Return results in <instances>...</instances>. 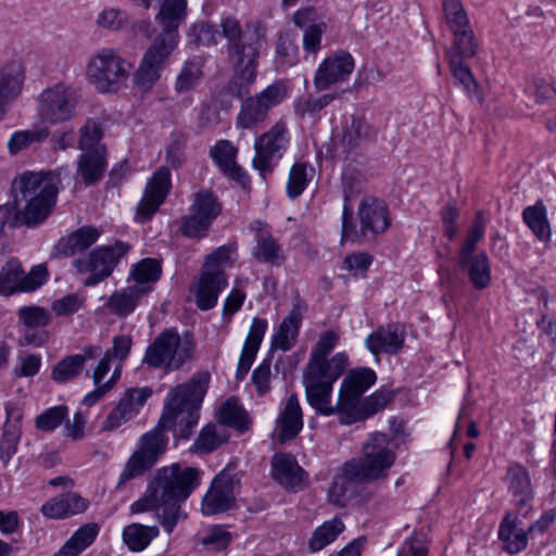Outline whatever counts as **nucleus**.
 <instances>
[{
  "label": "nucleus",
  "mask_w": 556,
  "mask_h": 556,
  "mask_svg": "<svg viewBox=\"0 0 556 556\" xmlns=\"http://www.w3.org/2000/svg\"><path fill=\"white\" fill-rule=\"evenodd\" d=\"M376 372L366 367L351 370L341 383L339 391V399L336 405L331 404V394L329 393L327 407L324 409L317 406H312L318 414L324 416H331L337 414L339 420L343 417L354 405L359 403L363 399V394L376 382Z\"/></svg>",
  "instance_id": "f8f14e48"
},
{
  "label": "nucleus",
  "mask_w": 556,
  "mask_h": 556,
  "mask_svg": "<svg viewBox=\"0 0 556 556\" xmlns=\"http://www.w3.org/2000/svg\"><path fill=\"white\" fill-rule=\"evenodd\" d=\"M448 65L456 84L463 87L469 98L476 99L481 103L483 98L479 91V87L472 72L469 66L465 64V60H457L454 58V60H448Z\"/></svg>",
  "instance_id": "79ce46f5"
},
{
  "label": "nucleus",
  "mask_w": 556,
  "mask_h": 556,
  "mask_svg": "<svg viewBox=\"0 0 556 556\" xmlns=\"http://www.w3.org/2000/svg\"><path fill=\"white\" fill-rule=\"evenodd\" d=\"M78 103L76 89L65 84L46 88L39 96L38 112L42 121L59 124L70 121Z\"/></svg>",
  "instance_id": "4468645a"
},
{
  "label": "nucleus",
  "mask_w": 556,
  "mask_h": 556,
  "mask_svg": "<svg viewBox=\"0 0 556 556\" xmlns=\"http://www.w3.org/2000/svg\"><path fill=\"white\" fill-rule=\"evenodd\" d=\"M404 330L400 325L391 324L379 327L366 339L367 349L375 355L396 354L404 345Z\"/></svg>",
  "instance_id": "4be33fe9"
},
{
  "label": "nucleus",
  "mask_w": 556,
  "mask_h": 556,
  "mask_svg": "<svg viewBox=\"0 0 556 556\" xmlns=\"http://www.w3.org/2000/svg\"><path fill=\"white\" fill-rule=\"evenodd\" d=\"M235 476L228 470L219 472L202 500L201 510L211 516L224 513L235 504Z\"/></svg>",
  "instance_id": "f3484780"
},
{
  "label": "nucleus",
  "mask_w": 556,
  "mask_h": 556,
  "mask_svg": "<svg viewBox=\"0 0 556 556\" xmlns=\"http://www.w3.org/2000/svg\"><path fill=\"white\" fill-rule=\"evenodd\" d=\"M393 400V393L388 390H378L370 396L362 399L359 403L353 406L341 419L342 425H352L377 414L383 409Z\"/></svg>",
  "instance_id": "a878e982"
},
{
  "label": "nucleus",
  "mask_w": 556,
  "mask_h": 556,
  "mask_svg": "<svg viewBox=\"0 0 556 556\" xmlns=\"http://www.w3.org/2000/svg\"><path fill=\"white\" fill-rule=\"evenodd\" d=\"M151 393L148 388L129 389L119 400L117 407L131 419L138 414L139 408L143 406Z\"/></svg>",
  "instance_id": "3c124183"
},
{
  "label": "nucleus",
  "mask_w": 556,
  "mask_h": 556,
  "mask_svg": "<svg viewBox=\"0 0 556 556\" xmlns=\"http://www.w3.org/2000/svg\"><path fill=\"white\" fill-rule=\"evenodd\" d=\"M232 540V535L223 526H214L208 530L201 543L211 549L219 552L227 548Z\"/></svg>",
  "instance_id": "0e129e2a"
},
{
  "label": "nucleus",
  "mask_w": 556,
  "mask_h": 556,
  "mask_svg": "<svg viewBox=\"0 0 556 556\" xmlns=\"http://www.w3.org/2000/svg\"><path fill=\"white\" fill-rule=\"evenodd\" d=\"M485 219L481 211L476 213L472 225L470 226L467 237L462 245L458 265L465 266L469 262V256L476 250V244L484 236Z\"/></svg>",
  "instance_id": "de8ad7c7"
},
{
  "label": "nucleus",
  "mask_w": 556,
  "mask_h": 556,
  "mask_svg": "<svg viewBox=\"0 0 556 556\" xmlns=\"http://www.w3.org/2000/svg\"><path fill=\"white\" fill-rule=\"evenodd\" d=\"M219 420L222 424L232 427L240 432L248 430L250 419L244 408L235 397L228 399L219 408Z\"/></svg>",
  "instance_id": "a18cd8bd"
},
{
  "label": "nucleus",
  "mask_w": 556,
  "mask_h": 556,
  "mask_svg": "<svg viewBox=\"0 0 556 556\" xmlns=\"http://www.w3.org/2000/svg\"><path fill=\"white\" fill-rule=\"evenodd\" d=\"M102 350L99 345H88L81 354L70 355L61 359L51 371V378L55 382L63 383L80 375L87 361L96 359Z\"/></svg>",
  "instance_id": "5701e85b"
},
{
  "label": "nucleus",
  "mask_w": 556,
  "mask_h": 556,
  "mask_svg": "<svg viewBox=\"0 0 556 556\" xmlns=\"http://www.w3.org/2000/svg\"><path fill=\"white\" fill-rule=\"evenodd\" d=\"M49 136L47 128H38L34 130L16 131L12 135L8 142L9 150L12 154L20 152L34 142L43 141Z\"/></svg>",
  "instance_id": "603ef678"
},
{
  "label": "nucleus",
  "mask_w": 556,
  "mask_h": 556,
  "mask_svg": "<svg viewBox=\"0 0 556 556\" xmlns=\"http://www.w3.org/2000/svg\"><path fill=\"white\" fill-rule=\"evenodd\" d=\"M67 416V407L63 405L50 407L36 418V427L42 431H52L59 427Z\"/></svg>",
  "instance_id": "052dcab7"
},
{
  "label": "nucleus",
  "mask_w": 556,
  "mask_h": 556,
  "mask_svg": "<svg viewBox=\"0 0 556 556\" xmlns=\"http://www.w3.org/2000/svg\"><path fill=\"white\" fill-rule=\"evenodd\" d=\"M20 321L29 329H43L49 324L48 312L40 306H24L18 309Z\"/></svg>",
  "instance_id": "5fc2aeb1"
},
{
  "label": "nucleus",
  "mask_w": 556,
  "mask_h": 556,
  "mask_svg": "<svg viewBox=\"0 0 556 556\" xmlns=\"http://www.w3.org/2000/svg\"><path fill=\"white\" fill-rule=\"evenodd\" d=\"M327 29L324 22L308 25L303 34V49L308 53H317L321 48V37Z\"/></svg>",
  "instance_id": "69168bd1"
},
{
  "label": "nucleus",
  "mask_w": 556,
  "mask_h": 556,
  "mask_svg": "<svg viewBox=\"0 0 556 556\" xmlns=\"http://www.w3.org/2000/svg\"><path fill=\"white\" fill-rule=\"evenodd\" d=\"M5 412L7 421L0 440V459L4 465L9 464L17 451L21 439L20 420L22 418L21 412L13 406L7 405Z\"/></svg>",
  "instance_id": "c85d7f7f"
},
{
  "label": "nucleus",
  "mask_w": 556,
  "mask_h": 556,
  "mask_svg": "<svg viewBox=\"0 0 556 556\" xmlns=\"http://www.w3.org/2000/svg\"><path fill=\"white\" fill-rule=\"evenodd\" d=\"M89 502L75 492H68L53 497L41 506L43 516L52 519H63L84 513Z\"/></svg>",
  "instance_id": "393cba45"
},
{
  "label": "nucleus",
  "mask_w": 556,
  "mask_h": 556,
  "mask_svg": "<svg viewBox=\"0 0 556 556\" xmlns=\"http://www.w3.org/2000/svg\"><path fill=\"white\" fill-rule=\"evenodd\" d=\"M462 268H468L470 281L476 289H484L491 280L489 260L485 254L470 255L469 262Z\"/></svg>",
  "instance_id": "09e8293b"
},
{
  "label": "nucleus",
  "mask_w": 556,
  "mask_h": 556,
  "mask_svg": "<svg viewBox=\"0 0 556 556\" xmlns=\"http://www.w3.org/2000/svg\"><path fill=\"white\" fill-rule=\"evenodd\" d=\"M105 167L104 154L99 150L85 152L78 160V172L87 186L97 182L102 177Z\"/></svg>",
  "instance_id": "ea45409f"
},
{
  "label": "nucleus",
  "mask_w": 556,
  "mask_h": 556,
  "mask_svg": "<svg viewBox=\"0 0 556 556\" xmlns=\"http://www.w3.org/2000/svg\"><path fill=\"white\" fill-rule=\"evenodd\" d=\"M453 45L446 51L447 60H466L473 58L479 49V42L471 27L452 33Z\"/></svg>",
  "instance_id": "4c0bfd02"
},
{
  "label": "nucleus",
  "mask_w": 556,
  "mask_h": 556,
  "mask_svg": "<svg viewBox=\"0 0 556 556\" xmlns=\"http://www.w3.org/2000/svg\"><path fill=\"white\" fill-rule=\"evenodd\" d=\"M238 149L229 140H218L210 150V156L219 169L232 179L241 180L244 177L242 169L237 165Z\"/></svg>",
  "instance_id": "2f4dec72"
},
{
  "label": "nucleus",
  "mask_w": 556,
  "mask_h": 556,
  "mask_svg": "<svg viewBox=\"0 0 556 556\" xmlns=\"http://www.w3.org/2000/svg\"><path fill=\"white\" fill-rule=\"evenodd\" d=\"M289 97V88L282 80H276L262 91L247 98L240 106L236 125L252 129L264 123L268 113Z\"/></svg>",
  "instance_id": "9d476101"
},
{
  "label": "nucleus",
  "mask_w": 556,
  "mask_h": 556,
  "mask_svg": "<svg viewBox=\"0 0 556 556\" xmlns=\"http://www.w3.org/2000/svg\"><path fill=\"white\" fill-rule=\"evenodd\" d=\"M100 237V231L91 226H84L59 241L55 249L65 256L83 252L91 247Z\"/></svg>",
  "instance_id": "473e14b6"
},
{
  "label": "nucleus",
  "mask_w": 556,
  "mask_h": 556,
  "mask_svg": "<svg viewBox=\"0 0 556 556\" xmlns=\"http://www.w3.org/2000/svg\"><path fill=\"white\" fill-rule=\"evenodd\" d=\"M236 245L228 244L217 248L212 254L206 257L204 267L208 269H218L225 273V268L233 264L236 254Z\"/></svg>",
  "instance_id": "6e6d98bb"
},
{
  "label": "nucleus",
  "mask_w": 556,
  "mask_h": 556,
  "mask_svg": "<svg viewBox=\"0 0 556 556\" xmlns=\"http://www.w3.org/2000/svg\"><path fill=\"white\" fill-rule=\"evenodd\" d=\"M289 143L288 127L283 119L277 121L254 142L253 166L263 176L273 172Z\"/></svg>",
  "instance_id": "ddd939ff"
},
{
  "label": "nucleus",
  "mask_w": 556,
  "mask_h": 556,
  "mask_svg": "<svg viewBox=\"0 0 556 556\" xmlns=\"http://www.w3.org/2000/svg\"><path fill=\"white\" fill-rule=\"evenodd\" d=\"M376 136L377 130L364 117L352 115L344 122L340 146L345 152H349Z\"/></svg>",
  "instance_id": "c756f323"
},
{
  "label": "nucleus",
  "mask_w": 556,
  "mask_h": 556,
  "mask_svg": "<svg viewBox=\"0 0 556 556\" xmlns=\"http://www.w3.org/2000/svg\"><path fill=\"white\" fill-rule=\"evenodd\" d=\"M197 343L193 336L186 331L179 333L175 328L161 331L146 350L142 364L164 372H173L195 359Z\"/></svg>",
  "instance_id": "6e6552de"
},
{
  "label": "nucleus",
  "mask_w": 556,
  "mask_h": 556,
  "mask_svg": "<svg viewBox=\"0 0 556 556\" xmlns=\"http://www.w3.org/2000/svg\"><path fill=\"white\" fill-rule=\"evenodd\" d=\"M149 293L147 287L127 286L114 291L106 300L104 307L118 318L130 315Z\"/></svg>",
  "instance_id": "b1692460"
},
{
  "label": "nucleus",
  "mask_w": 556,
  "mask_h": 556,
  "mask_svg": "<svg viewBox=\"0 0 556 556\" xmlns=\"http://www.w3.org/2000/svg\"><path fill=\"white\" fill-rule=\"evenodd\" d=\"M202 67L200 59L186 61L175 78L174 91L179 96L192 92L203 77Z\"/></svg>",
  "instance_id": "e433bc0d"
},
{
  "label": "nucleus",
  "mask_w": 556,
  "mask_h": 556,
  "mask_svg": "<svg viewBox=\"0 0 556 556\" xmlns=\"http://www.w3.org/2000/svg\"><path fill=\"white\" fill-rule=\"evenodd\" d=\"M338 341L339 334L333 330L320 333L302 376L308 404L328 412L330 408L326 404L329 393L348 366V356L344 353H337L330 359L327 358Z\"/></svg>",
  "instance_id": "39448f33"
},
{
  "label": "nucleus",
  "mask_w": 556,
  "mask_h": 556,
  "mask_svg": "<svg viewBox=\"0 0 556 556\" xmlns=\"http://www.w3.org/2000/svg\"><path fill=\"white\" fill-rule=\"evenodd\" d=\"M186 0H164L157 23L162 31L143 53L134 74V85L142 92L150 91L160 80L170 54L178 45V26L186 16Z\"/></svg>",
  "instance_id": "7ed1b4c3"
},
{
  "label": "nucleus",
  "mask_w": 556,
  "mask_h": 556,
  "mask_svg": "<svg viewBox=\"0 0 556 556\" xmlns=\"http://www.w3.org/2000/svg\"><path fill=\"white\" fill-rule=\"evenodd\" d=\"M159 533L160 530L156 526L150 527L141 523H131L125 527L123 540L130 551L141 552Z\"/></svg>",
  "instance_id": "a19ab883"
},
{
  "label": "nucleus",
  "mask_w": 556,
  "mask_h": 556,
  "mask_svg": "<svg viewBox=\"0 0 556 556\" xmlns=\"http://www.w3.org/2000/svg\"><path fill=\"white\" fill-rule=\"evenodd\" d=\"M267 326L268 324L266 319L254 317L251 323L243 346L258 351L265 332L267 330Z\"/></svg>",
  "instance_id": "338daca9"
},
{
  "label": "nucleus",
  "mask_w": 556,
  "mask_h": 556,
  "mask_svg": "<svg viewBox=\"0 0 556 556\" xmlns=\"http://www.w3.org/2000/svg\"><path fill=\"white\" fill-rule=\"evenodd\" d=\"M508 490L519 508H528L533 500V488L529 471L520 464L508 467L506 477Z\"/></svg>",
  "instance_id": "bb28decb"
},
{
  "label": "nucleus",
  "mask_w": 556,
  "mask_h": 556,
  "mask_svg": "<svg viewBox=\"0 0 556 556\" xmlns=\"http://www.w3.org/2000/svg\"><path fill=\"white\" fill-rule=\"evenodd\" d=\"M344 523L340 518H333L325 521L314 532L308 541L311 552L321 551L324 547L332 543L337 536L343 532Z\"/></svg>",
  "instance_id": "c03bdc74"
},
{
  "label": "nucleus",
  "mask_w": 556,
  "mask_h": 556,
  "mask_svg": "<svg viewBox=\"0 0 556 556\" xmlns=\"http://www.w3.org/2000/svg\"><path fill=\"white\" fill-rule=\"evenodd\" d=\"M498 538L509 554L521 552L528 544L527 531L521 520L514 514H507L503 519L498 530Z\"/></svg>",
  "instance_id": "7c9ffc66"
},
{
  "label": "nucleus",
  "mask_w": 556,
  "mask_h": 556,
  "mask_svg": "<svg viewBox=\"0 0 556 556\" xmlns=\"http://www.w3.org/2000/svg\"><path fill=\"white\" fill-rule=\"evenodd\" d=\"M528 227L540 240H547L551 236V228L546 217V208L542 202L528 206L522 213Z\"/></svg>",
  "instance_id": "49530a36"
},
{
  "label": "nucleus",
  "mask_w": 556,
  "mask_h": 556,
  "mask_svg": "<svg viewBox=\"0 0 556 556\" xmlns=\"http://www.w3.org/2000/svg\"><path fill=\"white\" fill-rule=\"evenodd\" d=\"M344 205L342 213L341 242H359L361 240H374L377 236L387 231L391 226V218L387 205L375 198H365L358 206L359 229L353 224V211L350 200L359 192L352 178L345 173L342 176Z\"/></svg>",
  "instance_id": "0eeeda50"
},
{
  "label": "nucleus",
  "mask_w": 556,
  "mask_h": 556,
  "mask_svg": "<svg viewBox=\"0 0 556 556\" xmlns=\"http://www.w3.org/2000/svg\"><path fill=\"white\" fill-rule=\"evenodd\" d=\"M206 390L207 381L198 379L170 389L157 427L140 438L137 450L119 475L117 489L142 476L164 454L168 442L164 430H172L177 439L190 438L198 425L199 410Z\"/></svg>",
  "instance_id": "f257e3e1"
},
{
  "label": "nucleus",
  "mask_w": 556,
  "mask_h": 556,
  "mask_svg": "<svg viewBox=\"0 0 556 556\" xmlns=\"http://www.w3.org/2000/svg\"><path fill=\"white\" fill-rule=\"evenodd\" d=\"M273 477L286 489L295 490L304 479V470L290 454H275L271 459Z\"/></svg>",
  "instance_id": "cd10ccee"
},
{
  "label": "nucleus",
  "mask_w": 556,
  "mask_h": 556,
  "mask_svg": "<svg viewBox=\"0 0 556 556\" xmlns=\"http://www.w3.org/2000/svg\"><path fill=\"white\" fill-rule=\"evenodd\" d=\"M162 274L161 263L155 258H143L132 265L128 281L132 280V287H147L149 292L152 286L160 279Z\"/></svg>",
  "instance_id": "58836bf2"
},
{
  "label": "nucleus",
  "mask_w": 556,
  "mask_h": 556,
  "mask_svg": "<svg viewBox=\"0 0 556 556\" xmlns=\"http://www.w3.org/2000/svg\"><path fill=\"white\" fill-rule=\"evenodd\" d=\"M307 165L305 163H295L289 174L287 184V193L290 199L298 198L306 188L308 182Z\"/></svg>",
  "instance_id": "864d4df0"
},
{
  "label": "nucleus",
  "mask_w": 556,
  "mask_h": 556,
  "mask_svg": "<svg viewBox=\"0 0 556 556\" xmlns=\"http://www.w3.org/2000/svg\"><path fill=\"white\" fill-rule=\"evenodd\" d=\"M305 306L298 301L277 327L270 341V350L290 351L298 341Z\"/></svg>",
  "instance_id": "6ab92c4d"
},
{
  "label": "nucleus",
  "mask_w": 556,
  "mask_h": 556,
  "mask_svg": "<svg viewBox=\"0 0 556 556\" xmlns=\"http://www.w3.org/2000/svg\"><path fill=\"white\" fill-rule=\"evenodd\" d=\"M129 244L116 241L113 245H102L91 251L87 256L74 261V266L80 274L89 273L85 287H93L109 278L119 260L125 256Z\"/></svg>",
  "instance_id": "9b49d317"
},
{
  "label": "nucleus",
  "mask_w": 556,
  "mask_h": 556,
  "mask_svg": "<svg viewBox=\"0 0 556 556\" xmlns=\"http://www.w3.org/2000/svg\"><path fill=\"white\" fill-rule=\"evenodd\" d=\"M252 255L256 261L271 266H280L285 261L282 248L277 239L260 229H257L256 244Z\"/></svg>",
  "instance_id": "f704fd0d"
},
{
  "label": "nucleus",
  "mask_w": 556,
  "mask_h": 556,
  "mask_svg": "<svg viewBox=\"0 0 556 556\" xmlns=\"http://www.w3.org/2000/svg\"><path fill=\"white\" fill-rule=\"evenodd\" d=\"M226 439L217 431L215 426H206L195 440L194 450L200 453H210L222 445Z\"/></svg>",
  "instance_id": "4d7b16f0"
},
{
  "label": "nucleus",
  "mask_w": 556,
  "mask_h": 556,
  "mask_svg": "<svg viewBox=\"0 0 556 556\" xmlns=\"http://www.w3.org/2000/svg\"><path fill=\"white\" fill-rule=\"evenodd\" d=\"M443 11L445 22L452 33L471 27L468 15L459 0H444Z\"/></svg>",
  "instance_id": "8fccbe9b"
},
{
  "label": "nucleus",
  "mask_w": 556,
  "mask_h": 556,
  "mask_svg": "<svg viewBox=\"0 0 556 556\" xmlns=\"http://www.w3.org/2000/svg\"><path fill=\"white\" fill-rule=\"evenodd\" d=\"M337 97L338 93H326L318 98L308 97L306 99L299 100L294 105L295 114L301 117L315 114L326 108Z\"/></svg>",
  "instance_id": "bf43d9fd"
},
{
  "label": "nucleus",
  "mask_w": 556,
  "mask_h": 556,
  "mask_svg": "<svg viewBox=\"0 0 556 556\" xmlns=\"http://www.w3.org/2000/svg\"><path fill=\"white\" fill-rule=\"evenodd\" d=\"M200 476L199 469L178 463L159 468L143 496L131 504V513L159 509V521L170 534L177 522L187 517L180 504L199 486Z\"/></svg>",
  "instance_id": "f03ea898"
},
{
  "label": "nucleus",
  "mask_w": 556,
  "mask_h": 556,
  "mask_svg": "<svg viewBox=\"0 0 556 556\" xmlns=\"http://www.w3.org/2000/svg\"><path fill=\"white\" fill-rule=\"evenodd\" d=\"M353 56L343 50L327 56L317 67L314 76L316 91H324L331 86L345 81L354 71Z\"/></svg>",
  "instance_id": "dca6fc26"
},
{
  "label": "nucleus",
  "mask_w": 556,
  "mask_h": 556,
  "mask_svg": "<svg viewBox=\"0 0 556 556\" xmlns=\"http://www.w3.org/2000/svg\"><path fill=\"white\" fill-rule=\"evenodd\" d=\"M23 70L20 64L11 63L0 71V113L3 106L13 100L22 90Z\"/></svg>",
  "instance_id": "72a5a7b5"
},
{
  "label": "nucleus",
  "mask_w": 556,
  "mask_h": 556,
  "mask_svg": "<svg viewBox=\"0 0 556 556\" xmlns=\"http://www.w3.org/2000/svg\"><path fill=\"white\" fill-rule=\"evenodd\" d=\"M394 460L395 454L388 446L387 435L375 433L364 444L361 456L343 464L341 472L329 489V501L337 506H344L349 483H368L384 479Z\"/></svg>",
  "instance_id": "20e7f679"
},
{
  "label": "nucleus",
  "mask_w": 556,
  "mask_h": 556,
  "mask_svg": "<svg viewBox=\"0 0 556 556\" xmlns=\"http://www.w3.org/2000/svg\"><path fill=\"white\" fill-rule=\"evenodd\" d=\"M428 552L427 535L424 532H415L404 541L397 556H428Z\"/></svg>",
  "instance_id": "e2e57ef3"
},
{
  "label": "nucleus",
  "mask_w": 556,
  "mask_h": 556,
  "mask_svg": "<svg viewBox=\"0 0 556 556\" xmlns=\"http://www.w3.org/2000/svg\"><path fill=\"white\" fill-rule=\"evenodd\" d=\"M172 187L170 173L167 167H160L147 185L144 195L137 208V216L149 219L164 202Z\"/></svg>",
  "instance_id": "a211bd4d"
},
{
  "label": "nucleus",
  "mask_w": 556,
  "mask_h": 556,
  "mask_svg": "<svg viewBox=\"0 0 556 556\" xmlns=\"http://www.w3.org/2000/svg\"><path fill=\"white\" fill-rule=\"evenodd\" d=\"M127 22L128 15L126 12L114 8L104 9L97 17L98 26L110 30H119Z\"/></svg>",
  "instance_id": "680f3d73"
},
{
  "label": "nucleus",
  "mask_w": 556,
  "mask_h": 556,
  "mask_svg": "<svg viewBox=\"0 0 556 556\" xmlns=\"http://www.w3.org/2000/svg\"><path fill=\"white\" fill-rule=\"evenodd\" d=\"M227 286V276L218 269H208L203 266L195 291L197 305L202 311L213 308L218 300L219 293Z\"/></svg>",
  "instance_id": "aec40b11"
},
{
  "label": "nucleus",
  "mask_w": 556,
  "mask_h": 556,
  "mask_svg": "<svg viewBox=\"0 0 556 556\" xmlns=\"http://www.w3.org/2000/svg\"><path fill=\"white\" fill-rule=\"evenodd\" d=\"M86 77L98 92L115 93L126 85L129 64L116 50L103 48L90 56Z\"/></svg>",
  "instance_id": "1a4fd4ad"
},
{
  "label": "nucleus",
  "mask_w": 556,
  "mask_h": 556,
  "mask_svg": "<svg viewBox=\"0 0 556 556\" xmlns=\"http://www.w3.org/2000/svg\"><path fill=\"white\" fill-rule=\"evenodd\" d=\"M96 522L87 523L77 529L54 556H78L90 546L99 534Z\"/></svg>",
  "instance_id": "c9c22d12"
},
{
  "label": "nucleus",
  "mask_w": 556,
  "mask_h": 556,
  "mask_svg": "<svg viewBox=\"0 0 556 556\" xmlns=\"http://www.w3.org/2000/svg\"><path fill=\"white\" fill-rule=\"evenodd\" d=\"M212 223L190 212L181 218L180 231L188 238H203L207 235Z\"/></svg>",
  "instance_id": "13d9d810"
},
{
  "label": "nucleus",
  "mask_w": 556,
  "mask_h": 556,
  "mask_svg": "<svg viewBox=\"0 0 556 556\" xmlns=\"http://www.w3.org/2000/svg\"><path fill=\"white\" fill-rule=\"evenodd\" d=\"M303 428V414L296 394H291L276 420V437L279 443L294 439Z\"/></svg>",
  "instance_id": "412c9836"
},
{
  "label": "nucleus",
  "mask_w": 556,
  "mask_h": 556,
  "mask_svg": "<svg viewBox=\"0 0 556 556\" xmlns=\"http://www.w3.org/2000/svg\"><path fill=\"white\" fill-rule=\"evenodd\" d=\"M47 276V269L42 265H37L25 275L21 264L16 261H10L0 270V294L9 295L14 292L34 291L43 285Z\"/></svg>",
  "instance_id": "2eb2a0df"
},
{
  "label": "nucleus",
  "mask_w": 556,
  "mask_h": 556,
  "mask_svg": "<svg viewBox=\"0 0 556 556\" xmlns=\"http://www.w3.org/2000/svg\"><path fill=\"white\" fill-rule=\"evenodd\" d=\"M220 28L227 40V52L235 74L245 84H253L257 75L261 48L266 42L265 25L255 20L242 27L238 18L226 16L220 21Z\"/></svg>",
  "instance_id": "423d86ee"
},
{
  "label": "nucleus",
  "mask_w": 556,
  "mask_h": 556,
  "mask_svg": "<svg viewBox=\"0 0 556 556\" xmlns=\"http://www.w3.org/2000/svg\"><path fill=\"white\" fill-rule=\"evenodd\" d=\"M270 362L263 361L253 371L252 380L258 395H264L270 390Z\"/></svg>",
  "instance_id": "774afa93"
},
{
  "label": "nucleus",
  "mask_w": 556,
  "mask_h": 556,
  "mask_svg": "<svg viewBox=\"0 0 556 556\" xmlns=\"http://www.w3.org/2000/svg\"><path fill=\"white\" fill-rule=\"evenodd\" d=\"M190 212L213 223L222 212V204L211 190L201 189L193 195Z\"/></svg>",
  "instance_id": "37998d69"
}]
</instances>
